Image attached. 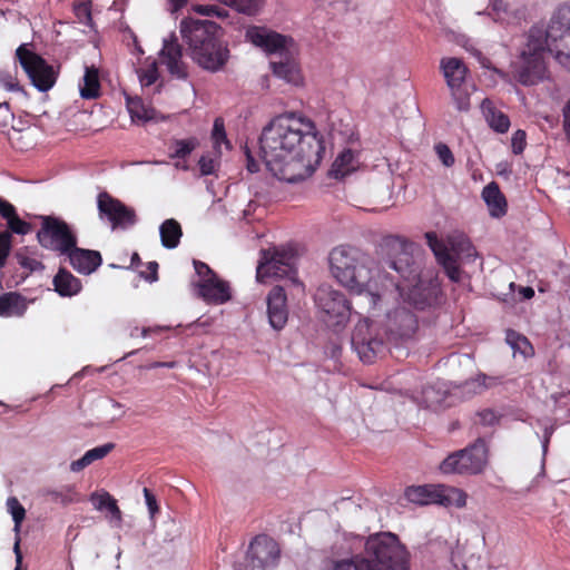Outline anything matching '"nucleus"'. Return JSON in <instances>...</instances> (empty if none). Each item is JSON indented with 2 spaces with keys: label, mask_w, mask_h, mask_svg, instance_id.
I'll return each mask as SVG.
<instances>
[{
  "label": "nucleus",
  "mask_w": 570,
  "mask_h": 570,
  "mask_svg": "<svg viewBox=\"0 0 570 570\" xmlns=\"http://www.w3.org/2000/svg\"><path fill=\"white\" fill-rule=\"evenodd\" d=\"M366 296L368 297L370 302L375 305L376 302L380 299V296L377 294L367 293Z\"/></svg>",
  "instance_id": "62"
},
{
  "label": "nucleus",
  "mask_w": 570,
  "mask_h": 570,
  "mask_svg": "<svg viewBox=\"0 0 570 570\" xmlns=\"http://www.w3.org/2000/svg\"><path fill=\"white\" fill-rule=\"evenodd\" d=\"M425 239L429 247L433 252L438 263L442 265L449 278L453 282H459L460 267L458 265L456 259L449 252L443 240L439 239L438 235L434 232H428L425 234Z\"/></svg>",
  "instance_id": "20"
},
{
  "label": "nucleus",
  "mask_w": 570,
  "mask_h": 570,
  "mask_svg": "<svg viewBox=\"0 0 570 570\" xmlns=\"http://www.w3.org/2000/svg\"><path fill=\"white\" fill-rule=\"evenodd\" d=\"M549 51L570 69V4L560 6L551 16L547 29L533 26L519 61L513 65V77L523 86H533L546 78L544 55Z\"/></svg>",
  "instance_id": "2"
},
{
  "label": "nucleus",
  "mask_w": 570,
  "mask_h": 570,
  "mask_svg": "<svg viewBox=\"0 0 570 570\" xmlns=\"http://www.w3.org/2000/svg\"><path fill=\"white\" fill-rule=\"evenodd\" d=\"M267 315L271 326L281 331L288 321L287 295L282 286H274L266 298Z\"/></svg>",
  "instance_id": "19"
},
{
  "label": "nucleus",
  "mask_w": 570,
  "mask_h": 570,
  "mask_svg": "<svg viewBox=\"0 0 570 570\" xmlns=\"http://www.w3.org/2000/svg\"><path fill=\"white\" fill-rule=\"evenodd\" d=\"M16 257H17V261L19 263V265L26 269H28L29 272H36V271H43L45 269V265L36 259V258H31V257H28L26 256L24 254L18 252L16 254Z\"/></svg>",
  "instance_id": "46"
},
{
  "label": "nucleus",
  "mask_w": 570,
  "mask_h": 570,
  "mask_svg": "<svg viewBox=\"0 0 570 570\" xmlns=\"http://www.w3.org/2000/svg\"><path fill=\"white\" fill-rule=\"evenodd\" d=\"M28 308V301L17 292H8L0 295V316L20 317Z\"/></svg>",
  "instance_id": "25"
},
{
  "label": "nucleus",
  "mask_w": 570,
  "mask_h": 570,
  "mask_svg": "<svg viewBox=\"0 0 570 570\" xmlns=\"http://www.w3.org/2000/svg\"><path fill=\"white\" fill-rule=\"evenodd\" d=\"M218 2L246 16L257 14L264 4V0H218Z\"/></svg>",
  "instance_id": "36"
},
{
  "label": "nucleus",
  "mask_w": 570,
  "mask_h": 570,
  "mask_svg": "<svg viewBox=\"0 0 570 570\" xmlns=\"http://www.w3.org/2000/svg\"><path fill=\"white\" fill-rule=\"evenodd\" d=\"M328 259L331 273L337 282L362 294L372 278L373 261L370 255L357 247L341 245L332 249Z\"/></svg>",
  "instance_id": "5"
},
{
  "label": "nucleus",
  "mask_w": 570,
  "mask_h": 570,
  "mask_svg": "<svg viewBox=\"0 0 570 570\" xmlns=\"http://www.w3.org/2000/svg\"><path fill=\"white\" fill-rule=\"evenodd\" d=\"M7 412H8V405L0 402V414L7 413Z\"/></svg>",
  "instance_id": "64"
},
{
  "label": "nucleus",
  "mask_w": 570,
  "mask_h": 570,
  "mask_svg": "<svg viewBox=\"0 0 570 570\" xmlns=\"http://www.w3.org/2000/svg\"><path fill=\"white\" fill-rule=\"evenodd\" d=\"M141 263V259L138 253H134L131 256V266H138Z\"/></svg>",
  "instance_id": "61"
},
{
  "label": "nucleus",
  "mask_w": 570,
  "mask_h": 570,
  "mask_svg": "<svg viewBox=\"0 0 570 570\" xmlns=\"http://www.w3.org/2000/svg\"><path fill=\"white\" fill-rule=\"evenodd\" d=\"M127 109L130 114L132 121L146 122L148 120H151L154 117V110L145 106L142 99L139 97H128Z\"/></svg>",
  "instance_id": "35"
},
{
  "label": "nucleus",
  "mask_w": 570,
  "mask_h": 570,
  "mask_svg": "<svg viewBox=\"0 0 570 570\" xmlns=\"http://www.w3.org/2000/svg\"><path fill=\"white\" fill-rule=\"evenodd\" d=\"M361 570H410V552L392 532L367 537L364 554H358Z\"/></svg>",
  "instance_id": "4"
},
{
  "label": "nucleus",
  "mask_w": 570,
  "mask_h": 570,
  "mask_svg": "<svg viewBox=\"0 0 570 570\" xmlns=\"http://www.w3.org/2000/svg\"><path fill=\"white\" fill-rule=\"evenodd\" d=\"M356 168L355 154L351 149H344L334 160L331 173L335 178H344Z\"/></svg>",
  "instance_id": "33"
},
{
  "label": "nucleus",
  "mask_w": 570,
  "mask_h": 570,
  "mask_svg": "<svg viewBox=\"0 0 570 570\" xmlns=\"http://www.w3.org/2000/svg\"><path fill=\"white\" fill-rule=\"evenodd\" d=\"M434 149L439 159L445 167H452L454 165L455 159L448 145L439 142L435 145Z\"/></svg>",
  "instance_id": "45"
},
{
  "label": "nucleus",
  "mask_w": 570,
  "mask_h": 570,
  "mask_svg": "<svg viewBox=\"0 0 570 570\" xmlns=\"http://www.w3.org/2000/svg\"><path fill=\"white\" fill-rule=\"evenodd\" d=\"M73 11L80 22L86 23L91 20L90 3H87V2L77 3L73 7Z\"/></svg>",
  "instance_id": "51"
},
{
  "label": "nucleus",
  "mask_w": 570,
  "mask_h": 570,
  "mask_svg": "<svg viewBox=\"0 0 570 570\" xmlns=\"http://www.w3.org/2000/svg\"><path fill=\"white\" fill-rule=\"evenodd\" d=\"M16 58L39 91H48L55 86L58 72L40 55L30 50L26 43L17 48Z\"/></svg>",
  "instance_id": "13"
},
{
  "label": "nucleus",
  "mask_w": 570,
  "mask_h": 570,
  "mask_svg": "<svg viewBox=\"0 0 570 570\" xmlns=\"http://www.w3.org/2000/svg\"><path fill=\"white\" fill-rule=\"evenodd\" d=\"M479 423L483 426H493L499 423L500 416L493 410L485 409L476 413Z\"/></svg>",
  "instance_id": "50"
},
{
  "label": "nucleus",
  "mask_w": 570,
  "mask_h": 570,
  "mask_svg": "<svg viewBox=\"0 0 570 570\" xmlns=\"http://www.w3.org/2000/svg\"><path fill=\"white\" fill-rule=\"evenodd\" d=\"M189 0H170V10L171 12H177L183 9Z\"/></svg>",
  "instance_id": "58"
},
{
  "label": "nucleus",
  "mask_w": 570,
  "mask_h": 570,
  "mask_svg": "<svg viewBox=\"0 0 570 570\" xmlns=\"http://www.w3.org/2000/svg\"><path fill=\"white\" fill-rule=\"evenodd\" d=\"M440 68L450 89L452 99L459 111H468L470 109V91L465 85L468 67L455 57L443 58Z\"/></svg>",
  "instance_id": "15"
},
{
  "label": "nucleus",
  "mask_w": 570,
  "mask_h": 570,
  "mask_svg": "<svg viewBox=\"0 0 570 570\" xmlns=\"http://www.w3.org/2000/svg\"><path fill=\"white\" fill-rule=\"evenodd\" d=\"M199 294L207 302L213 304H224L230 299V289L226 282L220 281L217 275L212 278H205L199 283Z\"/></svg>",
  "instance_id": "22"
},
{
  "label": "nucleus",
  "mask_w": 570,
  "mask_h": 570,
  "mask_svg": "<svg viewBox=\"0 0 570 570\" xmlns=\"http://www.w3.org/2000/svg\"><path fill=\"white\" fill-rule=\"evenodd\" d=\"M0 88L8 91H22L17 78V67H13L12 70L0 69Z\"/></svg>",
  "instance_id": "40"
},
{
  "label": "nucleus",
  "mask_w": 570,
  "mask_h": 570,
  "mask_svg": "<svg viewBox=\"0 0 570 570\" xmlns=\"http://www.w3.org/2000/svg\"><path fill=\"white\" fill-rule=\"evenodd\" d=\"M246 38L268 53L278 55V57H283L288 53L286 47L288 38L278 32L267 30L263 27L253 26L247 29Z\"/></svg>",
  "instance_id": "18"
},
{
  "label": "nucleus",
  "mask_w": 570,
  "mask_h": 570,
  "mask_svg": "<svg viewBox=\"0 0 570 570\" xmlns=\"http://www.w3.org/2000/svg\"><path fill=\"white\" fill-rule=\"evenodd\" d=\"M314 299L327 326H344L348 322L352 307L342 292L322 285L316 289Z\"/></svg>",
  "instance_id": "12"
},
{
  "label": "nucleus",
  "mask_w": 570,
  "mask_h": 570,
  "mask_svg": "<svg viewBox=\"0 0 570 570\" xmlns=\"http://www.w3.org/2000/svg\"><path fill=\"white\" fill-rule=\"evenodd\" d=\"M13 550H14L17 563H21L22 554H21V551H20L19 540L16 541Z\"/></svg>",
  "instance_id": "60"
},
{
  "label": "nucleus",
  "mask_w": 570,
  "mask_h": 570,
  "mask_svg": "<svg viewBox=\"0 0 570 570\" xmlns=\"http://www.w3.org/2000/svg\"><path fill=\"white\" fill-rule=\"evenodd\" d=\"M90 501L97 510H107L111 514L112 519L121 521V511L117 501L108 492H104L101 494L92 493Z\"/></svg>",
  "instance_id": "34"
},
{
  "label": "nucleus",
  "mask_w": 570,
  "mask_h": 570,
  "mask_svg": "<svg viewBox=\"0 0 570 570\" xmlns=\"http://www.w3.org/2000/svg\"><path fill=\"white\" fill-rule=\"evenodd\" d=\"M271 68L275 76L286 80L287 82L297 85L301 80L299 69L294 59L288 53L279 57L278 60L271 61Z\"/></svg>",
  "instance_id": "27"
},
{
  "label": "nucleus",
  "mask_w": 570,
  "mask_h": 570,
  "mask_svg": "<svg viewBox=\"0 0 570 570\" xmlns=\"http://www.w3.org/2000/svg\"><path fill=\"white\" fill-rule=\"evenodd\" d=\"M180 33L191 59L200 68L216 72L227 63L229 49L223 40V29L216 22L185 18L180 21Z\"/></svg>",
  "instance_id": "3"
},
{
  "label": "nucleus",
  "mask_w": 570,
  "mask_h": 570,
  "mask_svg": "<svg viewBox=\"0 0 570 570\" xmlns=\"http://www.w3.org/2000/svg\"><path fill=\"white\" fill-rule=\"evenodd\" d=\"M488 455L487 442L479 438L473 444L449 454L441 462L440 470L445 474L475 475L485 469Z\"/></svg>",
  "instance_id": "8"
},
{
  "label": "nucleus",
  "mask_w": 570,
  "mask_h": 570,
  "mask_svg": "<svg viewBox=\"0 0 570 570\" xmlns=\"http://www.w3.org/2000/svg\"><path fill=\"white\" fill-rule=\"evenodd\" d=\"M519 293L524 299H530L534 296V289L530 286L521 287Z\"/></svg>",
  "instance_id": "59"
},
{
  "label": "nucleus",
  "mask_w": 570,
  "mask_h": 570,
  "mask_svg": "<svg viewBox=\"0 0 570 570\" xmlns=\"http://www.w3.org/2000/svg\"><path fill=\"white\" fill-rule=\"evenodd\" d=\"M212 138H213L215 145L225 142L227 145V147H229V141L227 140V137H226L224 120L222 118L215 119Z\"/></svg>",
  "instance_id": "49"
},
{
  "label": "nucleus",
  "mask_w": 570,
  "mask_h": 570,
  "mask_svg": "<svg viewBox=\"0 0 570 570\" xmlns=\"http://www.w3.org/2000/svg\"><path fill=\"white\" fill-rule=\"evenodd\" d=\"M419 296H422V293L420 288L415 287L411 292L410 298L413 301V305L416 309H424L425 307L431 306L436 298L435 295L432 297L431 293H429L426 296L420 299L417 298Z\"/></svg>",
  "instance_id": "47"
},
{
  "label": "nucleus",
  "mask_w": 570,
  "mask_h": 570,
  "mask_svg": "<svg viewBox=\"0 0 570 570\" xmlns=\"http://www.w3.org/2000/svg\"><path fill=\"white\" fill-rule=\"evenodd\" d=\"M481 108L487 122L494 131L504 134L509 130L511 124L508 115L497 109L489 98L482 101Z\"/></svg>",
  "instance_id": "28"
},
{
  "label": "nucleus",
  "mask_w": 570,
  "mask_h": 570,
  "mask_svg": "<svg viewBox=\"0 0 570 570\" xmlns=\"http://www.w3.org/2000/svg\"><path fill=\"white\" fill-rule=\"evenodd\" d=\"M7 508L14 521V530L19 531L21 522L26 517L24 508L20 504L19 500L16 497L8 498Z\"/></svg>",
  "instance_id": "42"
},
{
  "label": "nucleus",
  "mask_w": 570,
  "mask_h": 570,
  "mask_svg": "<svg viewBox=\"0 0 570 570\" xmlns=\"http://www.w3.org/2000/svg\"><path fill=\"white\" fill-rule=\"evenodd\" d=\"M79 87L83 99H96L100 96L99 72L95 66L86 67L82 83Z\"/></svg>",
  "instance_id": "30"
},
{
  "label": "nucleus",
  "mask_w": 570,
  "mask_h": 570,
  "mask_svg": "<svg viewBox=\"0 0 570 570\" xmlns=\"http://www.w3.org/2000/svg\"><path fill=\"white\" fill-rule=\"evenodd\" d=\"M198 144V139L195 137H190L187 139H176L173 141L170 146V157L185 159L187 156L191 154L194 149H196Z\"/></svg>",
  "instance_id": "38"
},
{
  "label": "nucleus",
  "mask_w": 570,
  "mask_h": 570,
  "mask_svg": "<svg viewBox=\"0 0 570 570\" xmlns=\"http://www.w3.org/2000/svg\"><path fill=\"white\" fill-rule=\"evenodd\" d=\"M193 11L207 17H218V18H226L228 17L227 10L214 6V4H195L193 6Z\"/></svg>",
  "instance_id": "44"
},
{
  "label": "nucleus",
  "mask_w": 570,
  "mask_h": 570,
  "mask_svg": "<svg viewBox=\"0 0 570 570\" xmlns=\"http://www.w3.org/2000/svg\"><path fill=\"white\" fill-rule=\"evenodd\" d=\"M52 285L55 291L62 297L75 296L82 288L81 281L63 267H60L53 276Z\"/></svg>",
  "instance_id": "24"
},
{
  "label": "nucleus",
  "mask_w": 570,
  "mask_h": 570,
  "mask_svg": "<svg viewBox=\"0 0 570 570\" xmlns=\"http://www.w3.org/2000/svg\"><path fill=\"white\" fill-rule=\"evenodd\" d=\"M160 239L164 247L173 249L179 245L183 236L180 224L174 219H166L159 227Z\"/></svg>",
  "instance_id": "32"
},
{
  "label": "nucleus",
  "mask_w": 570,
  "mask_h": 570,
  "mask_svg": "<svg viewBox=\"0 0 570 570\" xmlns=\"http://www.w3.org/2000/svg\"><path fill=\"white\" fill-rule=\"evenodd\" d=\"M40 228L36 238L38 244L46 250L63 256L78 244V236L71 225L58 216L40 215Z\"/></svg>",
  "instance_id": "7"
},
{
  "label": "nucleus",
  "mask_w": 570,
  "mask_h": 570,
  "mask_svg": "<svg viewBox=\"0 0 570 570\" xmlns=\"http://www.w3.org/2000/svg\"><path fill=\"white\" fill-rule=\"evenodd\" d=\"M8 116H9V104L8 102L0 104V127L7 126Z\"/></svg>",
  "instance_id": "57"
},
{
  "label": "nucleus",
  "mask_w": 570,
  "mask_h": 570,
  "mask_svg": "<svg viewBox=\"0 0 570 570\" xmlns=\"http://www.w3.org/2000/svg\"><path fill=\"white\" fill-rule=\"evenodd\" d=\"M482 198L488 205L492 217L499 218L507 214V200L497 183L492 181L483 188Z\"/></svg>",
  "instance_id": "26"
},
{
  "label": "nucleus",
  "mask_w": 570,
  "mask_h": 570,
  "mask_svg": "<svg viewBox=\"0 0 570 570\" xmlns=\"http://www.w3.org/2000/svg\"><path fill=\"white\" fill-rule=\"evenodd\" d=\"M137 73L142 87L154 85L159 77L157 62L155 60L151 61L147 67L138 69Z\"/></svg>",
  "instance_id": "41"
},
{
  "label": "nucleus",
  "mask_w": 570,
  "mask_h": 570,
  "mask_svg": "<svg viewBox=\"0 0 570 570\" xmlns=\"http://www.w3.org/2000/svg\"><path fill=\"white\" fill-rule=\"evenodd\" d=\"M163 62L167 66L168 71L177 77H186L185 66L181 61L183 49L177 38L173 36L170 40H165L160 51Z\"/></svg>",
  "instance_id": "23"
},
{
  "label": "nucleus",
  "mask_w": 570,
  "mask_h": 570,
  "mask_svg": "<svg viewBox=\"0 0 570 570\" xmlns=\"http://www.w3.org/2000/svg\"><path fill=\"white\" fill-rule=\"evenodd\" d=\"M45 495L48 497L52 502L68 505L77 501V492L72 487H65L60 490H47Z\"/></svg>",
  "instance_id": "39"
},
{
  "label": "nucleus",
  "mask_w": 570,
  "mask_h": 570,
  "mask_svg": "<svg viewBox=\"0 0 570 570\" xmlns=\"http://www.w3.org/2000/svg\"><path fill=\"white\" fill-rule=\"evenodd\" d=\"M0 216L7 222V232L17 235H28L32 232V225L19 217L16 207L10 204L0 213Z\"/></svg>",
  "instance_id": "31"
},
{
  "label": "nucleus",
  "mask_w": 570,
  "mask_h": 570,
  "mask_svg": "<svg viewBox=\"0 0 570 570\" xmlns=\"http://www.w3.org/2000/svg\"><path fill=\"white\" fill-rule=\"evenodd\" d=\"M507 342L511 345L514 352L521 353L523 356L533 354V347L529 340L513 330L507 331Z\"/></svg>",
  "instance_id": "37"
},
{
  "label": "nucleus",
  "mask_w": 570,
  "mask_h": 570,
  "mask_svg": "<svg viewBox=\"0 0 570 570\" xmlns=\"http://www.w3.org/2000/svg\"><path fill=\"white\" fill-rule=\"evenodd\" d=\"M115 448L114 443H106L88 450L80 459L75 460L70 464L72 472H80L95 461L101 460L107 456Z\"/></svg>",
  "instance_id": "29"
},
{
  "label": "nucleus",
  "mask_w": 570,
  "mask_h": 570,
  "mask_svg": "<svg viewBox=\"0 0 570 570\" xmlns=\"http://www.w3.org/2000/svg\"><path fill=\"white\" fill-rule=\"evenodd\" d=\"M386 331L391 340L403 341L411 338L417 330V318L404 306L396 307L387 314Z\"/></svg>",
  "instance_id": "17"
},
{
  "label": "nucleus",
  "mask_w": 570,
  "mask_h": 570,
  "mask_svg": "<svg viewBox=\"0 0 570 570\" xmlns=\"http://www.w3.org/2000/svg\"><path fill=\"white\" fill-rule=\"evenodd\" d=\"M256 277L265 282L268 277H285L295 273V252L286 247H272L261 252Z\"/></svg>",
  "instance_id": "14"
},
{
  "label": "nucleus",
  "mask_w": 570,
  "mask_h": 570,
  "mask_svg": "<svg viewBox=\"0 0 570 570\" xmlns=\"http://www.w3.org/2000/svg\"><path fill=\"white\" fill-rule=\"evenodd\" d=\"M11 203L0 197V213L6 209Z\"/></svg>",
  "instance_id": "63"
},
{
  "label": "nucleus",
  "mask_w": 570,
  "mask_h": 570,
  "mask_svg": "<svg viewBox=\"0 0 570 570\" xmlns=\"http://www.w3.org/2000/svg\"><path fill=\"white\" fill-rule=\"evenodd\" d=\"M412 249L413 244L399 236L385 237L381 244L382 268L394 271L409 286L415 285L420 278V265Z\"/></svg>",
  "instance_id": "6"
},
{
  "label": "nucleus",
  "mask_w": 570,
  "mask_h": 570,
  "mask_svg": "<svg viewBox=\"0 0 570 570\" xmlns=\"http://www.w3.org/2000/svg\"><path fill=\"white\" fill-rule=\"evenodd\" d=\"M13 236L10 232H0V268L6 266L7 259L11 253Z\"/></svg>",
  "instance_id": "43"
},
{
  "label": "nucleus",
  "mask_w": 570,
  "mask_h": 570,
  "mask_svg": "<svg viewBox=\"0 0 570 570\" xmlns=\"http://www.w3.org/2000/svg\"><path fill=\"white\" fill-rule=\"evenodd\" d=\"M259 146L267 169L287 183L312 176L324 153L314 121L296 112L273 118L262 131Z\"/></svg>",
  "instance_id": "1"
},
{
  "label": "nucleus",
  "mask_w": 570,
  "mask_h": 570,
  "mask_svg": "<svg viewBox=\"0 0 570 570\" xmlns=\"http://www.w3.org/2000/svg\"><path fill=\"white\" fill-rule=\"evenodd\" d=\"M405 497L410 502L420 505L439 504L459 509L466 505L468 499V494L463 490L443 484L410 487L405 490Z\"/></svg>",
  "instance_id": "10"
},
{
  "label": "nucleus",
  "mask_w": 570,
  "mask_h": 570,
  "mask_svg": "<svg viewBox=\"0 0 570 570\" xmlns=\"http://www.w3.org/2000/svg\"><path fill=\"white\" fill-rule=\"evenodd\" d=\"M158 267L157 262H149L147 264V272H141L140 275L149 282H155L158 279Z\"/></svg>",
  "instance_id": "55"
},
{
  "label": "nucleus",
  "mask_w": 570,
  "mask_h": 570,
  "mask_svg": "<svg viewBox=\"0 0 570 570\" xmlns=\"http://www.w3.org/2000/svg\"><path fill=\"white\" fill-rule=\"evenodd\" d=\"M279 559L277 541L266 534H258L250 541L244 560L235 564V570H273Z\"/></svg>",
  "instance_id": "11"
},
{
  "label": "nucleus",
  "mask_w": 570,
  "mask_h": 570,
  "mask_svg": "<svg viewBox=\"0 0 570 570\" xmlns=\"http://www.w3.org/2000/svg\"><path fill=\"white\" fill-rule=\"evenodd\" d=\"M351 344L363 363L373 364L385 351V335L370 318H363L352 332Z\"/></svg>",
  "instance_id": "9"
},
{
  "label": "nucleus",
  "mask_w": 570,
  "mask_h": 570,
  "mask_svg": "<svg viewBox=\"0 0 570 570\" xmlns=\"http://www.w3.org/2000/svg\"><path fill=\"white\" fill-rule=\"evenodd\" d=\"M198 166L202 176L213 175L215 171V160L209 156L203 155L198 160Z\"/></svg>",
  "instance_id": "53"
},
{
  "label": "nucleus",
  "mask_w": 570,
  "mask_h": 570,
  "mask_svg": "<svg viewBox=\"0 0 570 570\" xmlns=\"http://www.w3.org/2000/svg\"><path fill=\"white\" fill-rule=\"evenodd\" d=\"M63 256L68 258L73 269L83 275L91 274L102 264V257L98 250L80 248L77 245Z\"/></svg>",
  "instance_id": "21"
},
{
  "label": "nucleus",
  "mask_w": 570,
  "mask_h": 570,
  "mask_svg": "<svg viewBox=\"0 0 570 570\" xmlns=\"http://www.w3.org/2000/svg\"><path fill=\"white\" fill-rule=\"evenodd\" d=\"M97 207L100 218L107 219L114 229L128 228L137 223L134 208L126 206L121 200L108 191H101L97 197Z\"/></svg>",
  "instance_id": "16"
},
{
  "label": "nucleus",
  "mask_w": 570,
  "mask_h": 570,
  "mask_svg": "<svg viewBox=\"0 0 570 570\" xmlns=\"http://www.w3.org/2000/svg\"><path fill=\"white\" fill-rule=\"evenodd\" d=\"M562 116H563V130H564V134H566L568 140L570 141V99L567 101V104L563 107Z\"/></svg>",
  "instance_id": "56"
},
{
  "label": "nucleus",
  "mask_w": 570,
  "mask_h": 570,
  "mask_svg": "<svg viewBox=\"0 0 570 570\" xmlns=\"http://www.w3.org/2000/svg\"><path fill=\"white\" fill-rule=\"evenodd\" d=\"M527 146V134L522 129H518L511 137V148L514 155H521Z\"/></svg>",
  "instance_id": "48"
},
{
  "label": "nucleus",
  "mask_w": 570,
  "mask_h": 570,
  "mask_svg": "<svg viewBox=\"0 0 570 570\" xmlns=\"http://www.w3.org/2000/svg\"><path fill=\"white\" fill-rule=\"evenodd\" d=\"M144 497L145 501L151 518H154L159 512V505L157 503V499L155 494L148 489L144 488Z\"/></svg>",
  "instance_id": "52"
},
{
  "label": "nucleus",
  "mask_w": 570,
  "mask_h": 570,
  "mask_svg": "<svg viewBox=\"0 0 570 570\" xmlns=\"http://www.w3.org/2000/svg\"><path fill=\"white\" fill-rule=\"evenodd\" d=\"M194 266L196 273L202 277V281L216 276V273L206 263L195 261Z\"/></svg>",
  "instance_id": "54"
}]
</instances>
